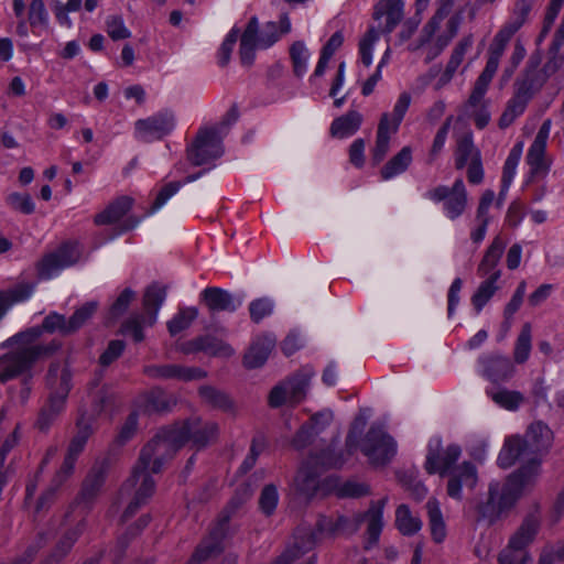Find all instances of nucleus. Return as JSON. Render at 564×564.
<instances>
[{
    "label": "nucleus",
    "instance_id": "obj_1",
    "mask_svg": "<svg viewBox=\"0 0 564 564\" xmlns=\"http://www.w3.org/2000/svg\"><path fill=\"white\" fill-rule=\"evenodd\" d=\"M219 435V425L214 421L191 417L173 425L161 427L142 447L141 463L152 462L151 470L158 474L164 464L185 444L192 443L196 449H203L215 443Z\"/></svg>",
    "mask_w": 564,
    "mask_h": 564
},
{
    "label": "nucleus",
    "instance_id": "obj_2",
    "mask_svg": "<svg viewBox=\"0 0 564 564\" xmlns=\"http://www.w3.org/2000/svg\"><path fill=\"white\" fill-rule=\"evenodd\" d=\"M553 442V433L542 421L529 425L523 436L507 437L498 455V465L507 469L518 460L523 465L516 471L524 481L534 485L539 474L542 456L545 455Z\"/></svg>",
    "mask_w": 564,
    "mask_h": 564
},
{
    "label": "nucleus",
    "instance_id": "obj_3",
    "mask_svg": "<svg viewBox=\"0 0 564 564\" xmlns=\"http://www.w3.org/2000/svg\"><path fill=\"white\" fill-rule=\"evenodd\" d=\"M388 502L384 497L378 501H371L367 511L358 512L351 517L337 516L319 517L316 531L329 536L351 535L356 533L364 522L367 523L365 549L369 550L378 543L383 528V509Z\"/></svg>",
    "mask_w": 564,
    "mask_h": 564
},
{
    "label": "nucleus",
    "instance_id": "obj_4",
    "mask_svg": "<svg viewBox=\"0 0 564 564\" xmlns=\"http://www.w3.org/2000/svg\"><path fill=\"white\" fill-rule=\"evenodd\" d=\"M46 383L50 393L39 411L34 426L46 433L58 416L65 411L67 398L72 390V373L59 362L50 365Z\"/></svg>",
    "mask_w": 564,
    "mask_h": 564
},
{
    "label": "nucleus",
    "instance_id": "obj_5",
    "mask_svg": "<svg viewBox=\"0 0 564 564\" xmlns=\"http://www.w3.org/2000/svg\"><path fill=\"white\" fill-rule=\"evenodd\" d=\"M532 486L516 473L508 477L502 487L498 482H491L488 487L486 501L478 503L476 507L477 521H487L489 524L496 523Z\"/></svg>",
    "mask_w": 564,
    "mask_h": 564
},
{
    "label": "nucleus",
    "instance_id": "obj_6",
    "mask_svg": "<svg viewBox=\"0 0 564 564\" xmlns=\"http://www.w3.org/2000/svg\"><path fill=\"white\" fill-rule=\"evenodd\" d=\"M69 321L65 315L59 314L57 312H51L46 315L42 324L39 326L30 327L23 332H20L12 337L8 338L6 341L1 344V347H28V348H37V347H51L55 346L54 350L51 352H42L36 358V362L43 358H47L53 356L57 350L61 349V341L53 339L47 344H34L42 334L48 333L54 334L58 333L62 336H69L73 334L72 328L69 326Z\"/></svg>",
    "mask_w": 564,
    "mask_h": 564
},
{
    "label": "nucleus",
    "instance_id": "obj_7",
    "mask_svg": "<svg viewBox=\"0 0 564 564\" xmlns=\"http://www.w3.org/2000/svg\"><path fill=\"white\" fill-rule=\"evenodd\" d=\"M167 286L160 282L151 283L144 291L143 313L131 315L123 324L122 332L130 335L135 343L144 339L143 328L156 323L158 313L166 299Z\"/></svg>",
    "mask_w": 564,
    "mask_h": 564
},
{
    "label": "nucleus",
    "instance_id": "obj_8",
    "mask_svg": "<svg viewBox=\"0 0 564 564\" xmlns=\"http://www.w3.org/2000/svg\"><path fill=\"white\" fill-rule=\"evenodd\" d=\"M540 519L535 514L527 516L508 544L497 557L498 564H531L532 556L528 547L533 543L540 530Z\"/></svg>",
    "mask_w": 564,
    "mask_h": 564
},
{
    "label": "nucleus",
    "instance_id": "obj_9",
    "mask_svg": "<svg viewBox=\"0 0 564 564\" xmlns=\"http://www.w3.org/2000/svg\"><path fill=\"white\" fill-rule=\"evenodd\" d=\"M314 376L315 371L311 366L301 367L271 389L268 398L269 405L278 409L284 404L291 406L300 404L306 398Z\"/></svg>",
    "mask_w": 564,
    "mask_h": 564
},
{
    "label": "nucleus",
    "instance_id": "obj_10",
    "mask_svg": "<svg viewBox=\"0 0 564 564\" xmlns=\"http://www.w3.org/2000/svg\"><path fill=\"white\" fill-rule=\"evenodd\" d=\"M9 351L0 357V382L6 383L22 375L31 377V370L36 364V358L42 352H51L55 346L51 347H7Z\"/></svg>",
    "mask_w": 564,
    "mask_h": 564
},
{
    "label": "nucleus",
    "instance_id": "obj_11",
    "mask_svg": "<svg viewBox=\"0 0 564 564\" xmlns=\"http://www.w3.org/2000/svg\"><path fill=\"white\" fill-rule=\"evenodd\" d=\"M152 462L148 464L141 463V454L139 455L138 462L132 469L131 476L127 479L121 488V494L126 491H130L134 488L139 482V487L135 490L133 499L130 501L128 507L126 508L122 520L127 521L131 517L135 514V512L140 509L142 505H144L148 499L154 494L155 482L151 476Z\"/></svg>",
    "mask_w": 564,
    "mask_h": 564
},
{
    "label": "nucleus",
    "instance_id": "obj_12",
    "mask_svg": "<svg viewBox=\"0 0 564 564\" xmlns=\"http://www.w3.org/2000/svg\"><path fill=\"white\" fill-rule=\"evenodd\" d=\"M360 451L370 464L383 466L394 457L397 444L383 427L372 425L361 441Z\"/></svg>",
    "mask_w": 564,
    "mask_h": 564
},
{
    "label": "nucleus",
    "instance_id": "obj_13",
    "mask_svg": "<svg viewBox=\"0 0 564 564\" xmlns=\"http://www.w3.org/2000/svg\"><path fill=\"white\" fill-rule=\"evenodd\" d=\"M425 197L434 203L443 202V210L451 220L459 218L468 204L467 191L462 178H457L452 187L438 185L429 189Z\"/></svg>",
    "mask_w": 564,
    "mask_h": 564
},
{
    "label": "nucleus",
    "instance_id": "obj_14",
    "mask_svg": "<svg viewBox=\"0 0 564 564\" xmlns=\"http://www.w3.org/2000/svg\"><path fill=\"white\" fill-rule=\"evenodd\" d=\"M366 425V417L359 415L355 419L351 429L349 430L346 442H345V451L339 453L335 452V449L327 447L326 449L321 451L316 454H311L308 458H315V467L323 473L329 468H340L347 462L348 457H350L358 447V434L357 430H362Z\"/></svg>",
    "mask_w": 564,
    "mask_h": 564
},
{
    "label": "nucleus",
    "instance_id": "obj_15",
    "mask_svg": "<svg viewBox=\"0 0 564 564\" xmlns=\"http://www.w3.org/2000/svg\"><path fill=\"white\" fill-rule=\"evenodd\" d=\"M223 154L219 128H202L187 149L188 161L196 166L204 165Z\"/></svg>",
    "mask_w": 564,
    "mask_h": 564
},
{
    "label": "nucleus",
    "instance_id": "obj_16",
    "mask_svg": "<svg viewBox=\"0 0 564 564\" xmlns=\"http://www.w3.org/2000/svg\"><path fill=\"white\" fill-rule=\"evenodd\" d=\"M460 454L462 449L458 445L451 444L444 448L441 438H433L427 445L424 469L429 475L440 474L441 476H445L458 460Z\"/></svg>",
    "mask_w": 564,
    "mask_h": 564
},
{
    "label": "nucleus",
    "instance_id": "obj_17",
    "mask_svg": "<svg viewBox=\"0 0 564 564\" xmlns=\"http://www.w3.org/2000/svg\"><path fill=\"white\" fill-rule=\"evenodd\" d=\"M479 375L494 384L509 381L514 375L512 360L499 352L482 354L478 357Z\"/></svg>",
    "mask_w": 564,
    "mask_h": 564
},
{
    "label": "nucleus",
    "instance_id": "obj_18",
    "mask_svg": "<svg viewBox=\"0 0 564 564\" xmlns=\"http://www.w3.org/2000/svg\"><path fill=\"white\" fill-rule=\"evenodd\" d=\"M175 126L174 115L170 111L158 112L134 123L135 137L142 142L160 140L169 134Z\"/></svg>",
    "mask_w": 564,
    "mask_h": 564
},
{
    "label": "nucleus",
    "instance_id": "obj_19",
    "mask_svg": "<svg viewBox=\"0 0 564 564\" xmlns=\"http://www.w3.org/2000/svg\"><path fill=\"white\" fill-rule=\"evenodd\" d=\"M228 530V518L220 519L209 531L208 535L197 545L186 564H202L223 552V541Z\"/></svg>",
    "mask_w": 564,
    "mask_h": 564
},
{
    "label": "nucleus",
    "instance_id": "obj_20",
    "mask_svg": "<svg viewBox=\"0 0 564 564\" xmlns=\"http://www.w3.org/2000/svg\"><path fill=\"white\" fill-rule=\"evenodd\" d=\"M108 471V463L106 460H102L99 464H96L87 477L85 478L83 482V487L80 490V494L77 498V500L72 503L68 508V510L64 514V522L68 519L70 513L73 512V509L77 503L85 502L90 503L94 501V499L98 496L101 487L104 486L106 475Z\"/></svg>",
    "mask_w": 564,
    "mask_h": 564
},
{
    "label": "nucleus",
    "instance_id": "obj_21",
    "mask_svg": "<svg viewBox=\"0 0 564 564\" xmlns=\"http://www.w3.org/2000/svg\"><path fill=\"white\" fill-rule=\"evenodd\" d=\"M200 301L209 312H229L238 310L243 302V295H236L217 286H208L200 293Z\"/></svg>",
    "mask_w": 564,
    "mask_h": 564
},
{
    "label": "nucleus",
    "instance_id": "obj_22",
    "mask_svg": "<svg viewBox=\"0 0 564 564\" xmlns=\"http://www.w3.org/2000/svg\"><path fill=\"white\" fill-rule=\"evenodd\" d=\"M144 373L154 379H178L182 381L199 380L207 377V372L199 367L180 365H151L144 368Z\"/></svg>",
    "mask_w": 564,
    "mask_h": 564
},
{
    "label": "nucleus",
    "instance_id": "obj_23",
    "mask_svg": "<svg viewBox=\"0 0 564 564\" xmlns=\"http://www.w3.org/2000/svg\"><path fill=\"white\" fill-rule=\"evenodd\" d=\"M316 532L307 528H299L294 533V542L271 564H291L314 547L316 544Z\"/></svg>",
    "mask_w": 564,
    "mask_h": 564
},
{
    "label": "nucleus",
    "instance_id": "obj_24",
    "mask_svg": "<svg viewBox=\"0 0 564 564\" xmlns=\"http://www.w3.org/2000/svg\"><path fill=\"white\" fill-rule=\"evenodd\" d=\"M182 350L185 354L203 351L213 357L227 358L234 355V349L230 345L212 335L198 336L188 340L183 345Z\"/></svg>",
    "mask_w": 564,
    "mask_h": 564
},
{
    "label": "nucleus",
    "instance_id": "obj_25",
    "mask_svg": "<svg viewBox=\"0 0 564 564\" xmlns=\"http://www.w3.org/2000/svg\"><path fill=\"white\" fill-rule=\"evenodd\" d=\"M477 484V470L474 464L464 462L456 467L451 474L447 482V495L451 498L460 500L462 488L468 487L473 489Z\"/></svg>",
    "mask_w": 564,
    "mask_h": 564
},
{
    "label": "nucleus",
    "instance_id": "obj_26",
    "mask_svg": "<svg viewBox=\"0 0 564 564\" xmlns=\"http://www.w3.org/2000/svg\"><path fill=\"white\" fill-rule=\"evenodd\" d=\"M275 343L276 338L272 334L256 337L243 356V366L248 369L263 366L275 347Z\"/></svg>",
    "mask_w": 564,
    "mask_h": 564
},
{
    "label": "nucleus",
    "instance_id": "obj_27",
    "mask_svg": "<svg viewBox=\"0 0 564 564\" xmlns=\"http://www.w3.org/2000/svg\"><path fill=\"white\" fill-rule=\"evenodd\" d=\"M95 417L87 415L85 411L79 412V416L76 420V434L69 442L66 457L77 460L78 456L83 453L88 438L94 433Z\"/></svg>",
    "mask_w": 564,
    "mask_h": 564
},
{
    "label": "nucleus",
    "instance_id": "obj_28",
    "mask_svg": "<svg viewBox=\"0 0 564 564\" xmlns=\"http://www.w3.org/2000/svg\"><path fill=\"white\" fill-rule=\"evenodd\" d=\"M315 458H307L294 478L295 490L305 498H312L318 489L321 470L315 467Z\"/></svg>",
    "mask_w": 564,
    "mask_h": 564
},
{
    "label": "nucleus",
    "instance_id": "obj_29",
    "mask_svg": "<svg viewBox=\"0 0 564 564\" xmlns=\"http://www.w3.org/2000/svg\"><path fill=\"white\" fill-rule=\"evenodd\" d=\"M403 1L402 0H380L373 8V19L380 20L386 17V24L381 32L389 34L400 23L403 18Z\"/></svg>",
    "mask_w": 564,
    "mask_h": 564
},
{
    "label": "nucleus",
    "instance_id": "obj_30",
    "mask_svg": "<svg viewBox=\"0 0 564 564\" xmlns=\"http://www.w3.org/2000/svg\"><path fill=\"white\" fill-rule=\"evenodd\" d=\"M133 198L120 196L112 200L104 210L96 214L94 223L97 226L112 225L122 219L133 206Z\"/></svg>",
    "mask_w": 564,
    "mask_h": 564
},
{
    "label": "nucleus",
    "instance_id": "obj_31",
    "mask_svg": "<svg viewBox=\"0 0 564 564\" xmlns=\"http://www.w3.org/2000/svg\"><path fill=\"white\" fill-rule=\"evenodd\" d=\"M198 395L202 402L215 410H219L227 413L235 412V402L230 395L209 384H204L198 388Z\"/></svg>",
    "mask_w": 564,
    "mask_h": 564
},
{
    "label": "nucleus",
    "instance_id": "obj_32",
    "mask_svg": "<svg viewBox=\"0 0 564 564\" xmlns=\"http://www.w3.org/2000/svg\"><path fill=\"white\" fill-rule=\"evenodd\" d=\"M547 80L545 72H530L523 69L513 84L514 91L523 95L528 99H532Z\"/></svg>",
    "mask_w": 564,
    "mask_h": 564
},
{
    "label": "nucleus",
    "instance_id": "obj_33",
    "mask_svg": "<svg viewBox=\"0 0 564 564\" xmlns=\"http://www.w3.org/2000/svg\"><path fill=\"white\" fill-rule=\"evenodd\" d=\"M546 144L532 142L525 162L530 167V178L545 177L550 171L551 162L546 159Z\"/></svg>",
    "mask_w": 564,
    "mask_h": 564
},
{
    "label": "nucleus",
    "instance_id": "obj_34",
    "mask_svg": "<svg viewBox=\"0 0 564 564\" xmlns=\"http://www.w3.org/2000/svg\"><path fill=\"white\" fill-rule=\"evenodd\" d=\"M259 32V23L256 17H252L240 39L239 55L243 66H251L256 57V47L258 46L257 34Z\"/></svg>",
    "mask_w": 564,
    "mask_h": 564
},
{
    "label": "nucleus",
    "instance_id": "obj_35",
    "mask_svg": "<svg viewBox=\"0 0 564 564\" xmlns=\"http://www.w3.org/2000/svg\"><path fill=\"white\" fill-rule=\"evenodd\" d=\"M362 115L356 110H350L347 113L333 120L329 133L337 139H346L355 134L362 123Z\"/></svg>",
    "mask_w": 564,
    "mask_h": 564
},
{
    "label": "nucleus",
    "instance_id": "obj_36",
    "mask_svg": "<svg viewBox=\"0 0 564 564\" xmlns=\"http://www.w3.org/2000/svg\"><path fill=\"white\" fill-rule=\"evenodd\" d=\"M34 286L33 283L23 282L8 290L0 291V321L12 305L26 301L32 295Z\"/></svg>",
    "mask_w": 564,
    "mask_h": 564
},
{
    "label": "nucleus",
    "instance_id": "obj_37",
    "mask_svg": "<svg viewBox=\"0 0 564 564\" xmlns=\"http://www.w3.org/2000/svg\"><path fill=\"white\" fill-rule=\"evenodd\" d=\"M86 529V521L82 519L76 525L67 529L58 539L54 550L52 551L51 557L59 562L62 561L73 549L79 536Z\"/></svg>",
    "mask_w": 564,
    "mask_h": 564
},
{
    "label": "nucleus",
    "instance_id": "obj_38",
    "mask_svg": "<svg viewBox=\"0 0 564 564\" xmlns=\"http://www.w3.org/2000/svg\"><path fill=\"white\" fill-rule=\"evenodd\" d=\"M506 248L505 241L500 236H496L487 248L480 263L477 268V274L481 278L490 275L495 272V268L499 263Z\"/></svg>",
    "mask_w": 564,
    "mask_h": 564
},
{
    "label": "nucleus",
    "instance_id": "obj_39",
    "mask_svg": "<svg viewBox=\"0 0 564 564\" xmlns=\"http://www.w3.org/2000/svg\"><path fill=\"white\" fill-rule=\"evenodd\" d=\"M392 133L393 132H391L390 128V115L386 112L381 116L380 122L378 124L376 145L372 150L373 164H379L387 155L390 147V137Z\"/></svg>",
    "mask_w": 564,
    "mask_h": 564
},
{
    "label": "nucleus",
    "instance_id": "obj_40",
    "mask_svg": "<svg viewBox=\"0 0 564 564\" xmlns=\"http://www.w3.org/2000/svg\"><path fill=\"white\" fill-rule=\"evenodd\" d=\"M455 167L462 170L467 163H471L481 159L479 149L474 144L473 135L470 133L463 135L458 139L456 150L454 153Z\"/></svg>",
    "mask_w": 564,
    "mask_h": 564
},
{
    "label": "nucleus",
    "instance_id": "obj_41",
    "mask_svg": "<svg viewBox=\"0 0 564 564\" xmlns=\"http://www.w3.org/2000/svg\"><path fill=\"white\" fill-rule=\"evenodd\" d=\"M500 276L501 271L495 270V272H492L485 281L479 284L476 292L473 294L471 304L477 314L480 313L484 306L490 301V299L498 290L496 283Z\"/></svg>",
    "mask_w": 564,
    "mask_h": 564
},
{
    "label": "nucleus",
    "instance_id": "obj_42",
    "mask_svg": "<svg viewBox=\"0 0 564 564\" xmlns=\"http://www.w3.org/2000/svg\"><path fill=\"white\" fill-rule=\"evenodd\" d=\"M486 394L500 408L517 411L524 403V395L520 391L499 388L487 389Z\"/></svg>",
    "mask_w": 564,
    "mask_h": 564
},
{
    "label": "nucleus",
    "instance_id": "obj_43",
    "mask_svg": "<svg viewBox=\"0 0 564 564\" xmlns=\"http://www.w3.org/2000/svg\"><path fill=\"white\" fill-rule=\"evenodd\" d=\"M412 162V150L410 147L402 148L394 156H392L381 169L382 180H390L409 167Z\"/></svg>",
    "mask_w": 564,
    "mask_h": 564
},
{
    "label": "nucleus",
    "instance_id": "obj_44",
    "mask_svg": "<svg viewBox=\"0 0 564 564\" xmlns=\"http://www.w3.org/2000/svg\"><path fill=\"white\" fill-rule=\"evenodd\" d=\"M529 101L530 99L513 90V96L507 102L506 109L499 118V128L506 129L511 126L525 111Z\"/></svg>",
    "mask_w": 564,
    "mask_h": 564
},
{
    "label": "nucleus",
    "instance_id": "obj_45",
    "mask_svg": "<svg viewBox=\"0 0 564 564\" xmlns=\"http://www.w3.org/2000/svg\"><path fill=\"white\" fill-rule=\"evenodd\" d=\"M426 509L432 539L436 543H442L446 538V525L438 501L434 498L430 499L426 502Z\"/></svg>",
    "mask_w": 564,
    "mask_h": 564
},
{
    "label": "nucleus",
    "instance_id": "obj_46",
    "mask_svg": "<svg viewBox=\"0 0 564 564\" xmlns=\"http://www.w3.org/2000/svg\"><path fill=\"white\" fill-rule=\"evenodd\" d=\"M395 527L401 534L411 536L421 530L422 521L406 505H400L395 510Z\"/></svg>",
    "mask_w": 564,
    "mask_h": 564
},
{
    "label": "nucleus",
    "instance_id": "obj_47",
    "mask_svg": "<svg viewBox=\"0 0 564 564\" xmlns=\"http://www.w3.org/2000/svg\"><path fill=\"white\" fill-rule=\"evenodd\" d=\"M203 173H204V171H200L196 174H191V175L186 176L184 181L170 182V183L165 184L158 193L156 198L154 199V202H153L151 208L149 209V212L147 213V215L155 213L173 195H175L183 185L198 180L203 175Z\"/></svg>",
    "mask_w": 564,
    "mask_h": 564
},
{
    "label": "nucleus",
    "instance_id": "obj_48",
    "mask_svg": "<svg viewBox=\"0 0 564 564\" xmlns=\"http://www.w3.org/2000/svg\"><path fill=\"white\" fill-rule=\"evenodd\" d=\"M176 404V400L160 388L150 390L145 394V410L148 412H169Z\"/></svg>",
    "mask_w": 564,
    "mask_h": 564
},
{
    "label": "nucleus",
    "instance_id": "obj_49",
    "mask_svg": "<svg viewBox=\"0 0 564 564\" xmlns=\"http://www.w3.org/2000/svg\"><path fill=\"white\" fill-rule=\"evenodd\" d=\"M523 150V142H518L510 150L508 158L503 164L501 177V194L508 191L516 175L517 166L520 162Z\"/></svg>",
    "mask_w": 564,
    "mask_h": 564
},
{
    "label": "nucleus",
    "instance_id": "obj_50",
    "mask_svg": "<svg viewBox=\"0 0 564 564\" xmlns=\"http://www.w3.org/2000/svg\"><path fill=\"white\" fill-rule=\"evenodd\" d=\"M151 521L149 514H143L138 521L128 528L127 532L118 539L117 546L115 549V561L119 562L122 560L124 552L130 541L137 536Z\"/></svg>",
    "mask_w": 564,
    "mask_h": 564
},
{
    "label": "nucleus",
    "instance_id": "obj_51",
    "mask_svg": "<svg viewBox=\"0 0 564 564\" xmlns=\"http://www.w3.org/2000/svg\"><path fill=\"white\" fill-rule=\"evenodd\" d=\"M534 3L525 0H517L512 15L510 19L503 24L505 28L509 29L514 34L523 26V24L528 21L529 14L533 8Z\"/></svg>",
    "mask_w": 564,
    "mask_h": 564
},
{
    "label": "nucleus",
    "instance_id": "obj_52",
    "mask_svg": "<svg viewBox=\"0 0 564 564\" xmlns=\"http://www.w3.org/2000/svg\"><path fill=\"white\" fill-rule=\"evenodd\" d=\"M531 341V325L529 323H525L522 326L514 344L513 358L517 364H524L529 359L532 347Z\"/></svg>",
    "mask_w": 564,
    "mask_h": 564
},
{
    "label": "nucleus",
    "instance_id": "obj_53",
    "mask_svg": "<svg viewBox=\"0 0 564 564\" xmlns=\"http://www.w3.org/2000/svg\"><path fill=\"white\" fill-rule=\"evenodd\" d=\"M198 316L196 307H184L167 322V329L172 336L177 335L182 330L188 328L193 321Z\"/></svg>",
    "mask_w": 564,
    "mask_h": 564
},
{
    "label": "nucleus",
    "instance_id": "obj_54",
    "mask_svg": "<svg viewBox=\"0 0 564 564\" xmlns=\"http://www.w3.org/2000/svg\"><path fill=\"white\" fill-rule=\"evenodd\" d=\"M293 72L296 77H302L307 69L308 51L301 41L294 42L290 47Z\"/></svg>",
    "mask_w": 564,
    "mask_h": 564
},
{
    "label": "nucleus",
    "instance_id": "obj_55",
    "mask_svg": "<svg viewBox=\"0 0 564 564\" xmlns=\"http://www.w3.org/2000/svg\"><path fill=\"white\" fill-rule=\"evenodd\" d=\"M380 37V31L375 26H370L366 34L359 41V54L362 64L369 67L372 63L373 45Z\"/></svg>",
    "mask_w": 564,
    "mask_h": 564
},
{
    "label": "nucleus",
    "instance_id": "obj_56",
    "mask_svg": "<svg viewBox=\"0 0 564 564\" xmlns=\"http://www.w3.org/2000/svg\"><path fill=\"white\" fill-rule=\"evenodd\" d=\"M98 303L95 301L86 302L79 306L70 317H68L69 326L73 334L78 332L96 313Z\"/></svg>",
    "mask_w": 564,
    "mask_h": 564
},
{
    "label": "nucleus",
    "instance_id": "obj_57",
    "mask_svg": "<svg viewBox=\"0 0 564 564\" xmlns=\"http://www.w3.org/2000/svg\"><path fill=\"white\" fill-rule=\"evenodd\" d=\"M514 35L513 32H511L509 29L502 26L495 35L489 50H488V57L498 59L502 57L506 47L512 36Z\"/></svg>",
    "mask_w": 564,
    "mask_h": 564
},
{
    "label": "nucleus",
    "instance_id": "obj_58",
    "mask_svg": "<svg viewBox=\"0 0 564 564\" xmlns=\"http://www.w3.org/2000/svg\"><path fill=\"white\" fill-rule=\"evenodd\" d=\"M29 22L32 28L48 26V14L43 0H32L29 7Z\"/></svg>",
    "mask_w": 564,
    "mask_h": 564
},
{
    "label": "nucleus",
    "instance_id": "obj_59",
    "mask_svg": "<svg viewBox=\"0 0 564 564\" xmlns=\"http://www.w3.org/2000/svg\"><path fill=\"white\" fill-rule=\"evenodd\" d=\"M138 420H139V414L135 411L131 412L127 416L124 423L120 427L119 433L115 440V444H117L119 446H123L130 440L133 438V436L135 435V433L138 431Z\"/></svg>",
    "mask_w": 564,
    "mask_h": 564
},
{
    "label": "nucleus",
    "instance_id": "obj_60",
    "mask_svg": "<svg viewBox=\"0 0 564 564\" xmlns=\"http://www.w3.org/2000/svg\"><path fill=\"white\" fill-rule=\"evenodd\" d=\"M410 104H411V95L409 93H402L399 96V98L393 107V112L390 117L391 132L398 131L400 123L402 122V120L410 107Z\"/></svg>",
    "mask_w": 564,
    "mask_h": 564
},
{
    "label": "nucleus",
    "instance_id": "obj_61",
    "mask_svg": "<svg viewBox=\"0 0 564 564\" xmlns=\"http://www.w3.org/2000/svg\"><path fill=\"white\" fill-rule=\"evenodd\" d=\"M273 312V302L268 297H260L252 301L249 305L250 318L254 323H260L264 317Z\"/></svg>",
    "mask_w": 564,
    "mask_h": 564
},
{
    "label": "nucleus",
    "instance_id": "obj_62",
    "mask_svg": "<svg viewBox=\"0 0 564 564\" xmlns=\"http://www.w3.org/2000/svg\"><path fill=\"white\" fill-rule=\"evenodd\" d=\"M7 203L11 208L24 215L33 214L35 210L34 202L29 194L11 193L7 197Z\"/></svg>",
    "mask_w": 564,
    "mask_h": 564
},
{
    "label": "nucleus",
    "instance_id": "obj_63",
    "mask_svg": "<svg viewBox=\"0 0 564 564\" xmlns=\"http://www.w3.org/2000/svg\"><path fill=\"white\" fill-rule=\"evenodd\" d=\"M279 500L276 487L273 485H267L260 495L259 506L263 513L270 516L274 512Z\"/></svg>",
    "mask_w": 564,
    "mask_h": 564
},
{
    "label": "nucleus",
    "instance_id": "obj_64",
    "mask_svg": "<svg viewBox=\"0 0 564 564\" xmlns=\"http://www.w3.org/2000/svg\"><path fill=\"white\" fill-rule=\"evenodd\" d=\"M62 269H64V265H62L54 252L43 257L37 264V271L41 279H51Z\"/></svg>",
    "mask_w": 564,
    "mask_h": 564
}]
</instances>
